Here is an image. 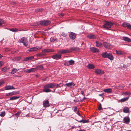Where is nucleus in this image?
I'll return each mask as SVG.
<instances>
[{
  "label": "nucleus",
  "instance_id": "43",
  "mask_svg": "<svg viewBox=\"0 0 131 131\" xmlns=\"http://www.w3.org/2000/svg\"><path fill=\"white\" fill-rule=\"evenodd\" d=\"M4 23V21L2 19H0V26H1Z\"/></svg>",
  "mask_w": 131,
  "mask_h": 131
},
{
  "label": "nucleus",
  "instance_id": "37",
  "mask_svg": "<svg viewBox=\"0 0 131 131\" xmlns=\"http://www.w3.org/2000/svg\"><path fill=\"white\" fill-rule=\"evenodd\" d=\"M7 68L6 67H5L2 69L1 70L3 72L7 71Z\"/></svg>",
  "mask_w": 131,
  "mask_h": 131
},
{
  "label": "nucleus",
  "instance_id": "60",
  "mask_svg": "<svg viewBox=\"0 0 131 131\" xmlns=\"http://www.w3.org/2000/svg\"><path fill=\"white\" fill-rule=\"evenodd\" d=\"M5 50L6 51H8L9 50L7 48H5Z\"/></svg>",
  "mask_w": 131,
  "mask_h": 131
},
{
  "label": "nucleus",
  "instance_id": "23",
  "mask_svg": "<svg viewBox=\"0 0 131 131\" xmlns=\"http://www.w3.org/2000/svg\"><path fill=\"white\" fill-rule=\"evenodd\" d=\"M129 98V96L126 97L122 98L120 100H119L120 101V102H123L127 100Z\"/></svg>",
  "mask_w": 131,
  "mask_h": 131
},
{
  "label": "nucleus",
  "instance_id": "25",
  "mask_svg": "<svg viewBox=\"0 0 131 131\" xmlns=\"http://www.w3.org/2000/svg\"><path fill=\"white\" fill-rule=\"evenodd\" d=\"M66 85L68 87H71L72 86H74L75 84L74 83L72 82H70L66 83Z\"/></svg>",
  "mask_w": 131,
  "mask_h": 131
},
{
  "label": "nucleus",
  "instance_id": "50",
  "mask_svg": "<svg viewBox=\"0 0 131 131\" xmlns=\"http://www.w3.org/2000/svg\"><path fill=\"white\" fill-rule=\"evenodd\" d=\"M98 109L99 110H101L102 109L101 104H100L99 106Z\"/></svg>",
  "mask_w": 131,
  "mask_h": 131
},
{
  "label": "nucleus",
  "instance_id": "20",
  "mask_svg": "<svg viewBox=\"0 0 131 131\" xmlns=\"http://www.w3.org/2000/svg\"><path fill=\"white\" fill-rule=\"evenodd\" d=\"M15 88L13 86L11 85H8L5 87V90H8L10 89H14Z\"/></svg>",
  "mask_w": 131,
  "mask_h": 131
},
{
  "label": "nucleus",
  "instance_id": "27",
  "mask_svg": "<svg viewBox=\"0 0 131 131\" xmlns=\"http://www.w3.org/2000/svg\"><path fill=\"white\" fill-rule=\"evenodd\" d=\"M87 67L88 68L90 69H93L95 68L94 65L92 64H89L87 66Z\"/></svg>",
  "mask_w": 131,
  "mask_h": 131
},
{
  "label": "nucleus",
  "instance_id": "26",
  "mask_svg": "<svg viewBox=\"0 0 131 131\" xmlns=\"http://www.w3.org/2000/svg\"><path fill=\"white\" fill-rule=\"evenodd\" d=\"M103 91L106 93H110L112 92V89L111 88H108L105 89Z\"/></svg>",
  "mask_w": 131,
  "mask_h": 131
},
{
  "label": "nucleus",
  "instance_id": "48",
  "mask_svg": "<svg viewBox=\"0 0 131 131\" xmlns=\"http://www.w3.org/2000/svg\"><path fill=\"white\" fill-rule=\"evenodd\" d=\"M61 35L64 37H66L67 36L66 34L64 32H62L61 34Z\"/></svg>",
  "mask_w": 131,
  "mask_h": 131
},
{
  "label": "nucleus",
  "instance_id": "3",
  "mask_svg": "<svg viewBox=\"0 0 131 131\" xmlns=\"http://www.w3.org/2000/svg\"><path fill=\"white\" fill-rule=\"evenodd\" d=\"M40 24L42 26H47L50 25L51 22L49 20H43L40 21Z\"/></svg>",
  "mask_w": 131,
  "mask_h": 131
},
{
  "label": "nucleus",
  "instance_id": "47",
  "mask_svg": "<svg viewBox=\"0 0 131 131\" xmlns=\"http://www.w3.org/2000/svg\"><path fill=\"white\" fill-rule=\"evenodd\" d=\"M43 9L42 8L37 9H36V11L37 12H41L42 11Z\"/></svg>",
  "mask_w": 131,
  "mask_h": 131
},
{
  "label": "nucleus",
  "instance_id": "16",
  "mask_svg": "<svg viewBox=\"0 0 131 131\" xmlns=\"http://www.w3.org/2000/svg\"><path fill=\"white\" fill-rule=\"evenodd\" d=\"M42 52L44 53L50 52H53L54 50L53 49H46L42 50Z\"/></svg>",
  "mask_w": 131,
  "mask_h": 131
},
{
  "label": "nucleus",
  "instance_id": "29",
  "mask_svg": "<svg viewBox=\"0 0 131 131\" xmlns=\"http://www.w3.org/2000/svg\"><path fill=\"white\" fill-rule=\"evenodd\" d=\"M116 53L118 55H123L124 54L123 51H116Z\"/></svg>",
  "mask_w": 131,
  "mask_h": 131
},
{
  "label": "nucleus",
  "instance_id": "53",
  "mask_svg": "<svg viewBox=\"0 0 131 131\" xmlns=\"http://www.w3.org/2000/svg\"><path fill=\"white\" fill-rule=\"evenodd\" d=\"M61 84V83H60L59 84H57V85L56 84V88H58V87H60L61 86H60V85Z\"/></svg>",
  "mask_w": 131,
  "mask_h": 131
},
{
  "label": "nucleus",
  "instance_id": "2",
  "mask_svg": "<svg viewBox=\"0 0 131 131\" xmlns=\"http://www.w3.org/2000/svg\"><path fill=\"white\" fill-rule=\"evenodd\" d=\"M114 24V23L111 21H106L103 25V26L106 29H108L111 28L112 25Z\"/></svg>",
  "mask_w": 131,
  "mask_h": 131
},
{
  "label": "nucleus",
  "instance_id": "1",
  "mask_svg": "<svg viewBox=\"0 0 131 131\" xmlns=\"http://www.w3.org/2000/svg\"><path fill=\"white\" fill-rule=\"evenodd\" d=\"M56 86L55 83H51L46 84L44 86L43 91L47 93L52 91V90L49 88H52Z\"/></svg>",
  "mask_w": 131,
  "mask_h": 131
},
{
  "label": "nucleus",
  "instance_id": "51",
  "mask_svg": "<svg viewBox=\"0 0 131 131\" xmlns=\"http://www.w3.org/2000/svg\"><path fill=\"white\" fill-rule=\"evenodd\" d=\"M4 64V62L2 61H0V67L2 66Z\"/></svg>",
  "mask_w": 131,
  "mask_h": 131
},
{
  "label": "nucleus",
  "instance_id": "61",
  "mask_svg": "<svg viewBox=\"0 0 131 131\" xmlns=\"http://www.w3.org/2000/svg\"><path fill=\"white\" fill-rule=\"evenodd\" d=\"M128 58L131 60V56H128Z\"/></svg>",
  "mask_w": 131,
  "mask_h": 131
},
{
  "label": "nucleus",
  "instance_id": "45",
  "mask_svg": "<svg viewBox=\"0 0 131 131\" xmlns=\"http://www.w3.org/2000/svg\"><path fill=\"white\" fill-rule=\"evenodd\" d=\"M82 123H88L89 122V120H84V119H82Z\"/></svg>",
  "mask_w": 131,
  "mask_h": 131
},
{
  "label": "nucleus",
  "instance_id": "36",
  "mask_svg": "<svg viewBox=\"0 0 131 131\" xmlns=\"http://www.w3.org/2000/svg\"><path fill=\"white\" fill-rule=\"evenodd\" d=\"M5 111H3L2 112H1V113L0 114V116L1 117H4L5 115Z\"/></svg>",
  "mask_w": 131,
  "mask_h": 131
},
{
  "label": "nucleus",
  "instance_id": "15",
  "mask_svg": "<svg viewBox=\"0 0 131 131\" xmlns=\"http://www.w3.org/2000/svg\"><path fill=\"white\" fill-rule=\"evenodd\" d=\"M70 53H71V51H70V50H62L59 51V53L62 54H65Z\"/></svg>",
  "mask_w": 131,
  "mask_h": 131
},
{
  "label": "nucleus",
  "instance_id": "35",
  "mask_svg": "<svg viewBox=\"0 0 131 131\" xmlns=\"http://www.w3.org/2000/svg\"><path fill=\"white\" fill-rule=\"evenodd\" d=\"M37 69L38 70H41L43 69V66L41 65H40L38 66H37L35 68Z\"/></svg>",
  "mask_w": 131,
  "mask_h": 131
},
{
  "label": "nucleus",
  "instance_id": "24",
  "mask_svg": "<svg viewBox=\"0 0 131 131\" xmlns=\"http://www.w3.org/2000/svg\"><path fill=\"white\" fill-rule=\"evenodd\" d=\"M95 43L96 44V46L99 48H100L102 46V45L101 43L99 41H96Z\"/></svg>",
  "mask_w": 131,
  "mask_h": 131
},
{
  "label": "nucleus",
  "instance_id": "12",
  "mask_svg": "<svg viewBox=\"0 0 131 131\" xmlns=\"http://www.w3.org/2000/svg\"><path fill=\"white\" fill-rule=\"evenodd\" d=\"M95 72L97 74L100 75L104 73L103 71L99 69L95 70Z\"/></svg>",
  "mask_w": 131,
  "mask_h": 131
},
{
  "label": "nucleus",
  "instance_id": "39",
  "mask_svg": "<svg viewBox=\"0 0 131 131\" xmlns=\"http://www.w3.org/2000/svg\"><path fill=\"white\" fill-rule=\"evenodd\" d=\"M123 94L125 95H130L131 94V93L129 92H126L124 93Z\"/></svg>",
  "mask_w": 131,
  "mask_h": 131
},
{
  "label": "nucleus",
  "instance_id": "18",
  "mask_svg": "<svg viewBox=\"0 0 131 131\" xmlns=\"http://www.w3.org/2000/svg\"><path fill=\"white\" fill-rule=\"evenodd\" d=\"M17 94H18L17 92L15 91H13L6 94V96H12L14 95Z\"/></svg>",
  "mask_w": 131,
  "mask_h": 131
},
{
  "label": "nucleus",
  "instance_id": "54",
  "mask_svg": "<svg viewBox=\"0 0 131 131\" xmlns=\"http://www.w3.org/2000/svg\"><path fill=\"white\" fill-rule=\"evenodd\" d=\"M81 93L83 95H84V92L83 91H81Z\"/></svg>",
  "mask_w": 131,
  "mask_h": 131
},
{
  "label": "nucleus",
  "instance_id": "8",
  "mask_svg": "<svg viewBox=\"0 0 131 131\" xmlns=\"http://www.w3.org/2000/svg\"><path fill=\"white\" fill-rule=\"evenodd\" d=\"M103 45L105 48H106L110 49L111 48V44L108 43L106 42H103Z\"/></svg>",
  "mask_w": 131,
  "mask_h": 131
},
{
  "label": "nucleus",
  "instance_id": "62",
  "mask_svg": "<svg viewBox=\"0 0 131 131\" xmlns=\"http://www.w3.org/2000/svg\"><path fill=\"white\" fill-rule=\"evenodd\" d=\"M82 120H81L80 121H78L79 122H80V123H81V122H82Z\"/></svg>",
  "mask_w": 131,
  "mask_h": 131
},
{
  "label": "nucleus",
  "instance_id": "10",
  "mask_svg": "<svg viewBox=\"0 0 131 131\" xmlns=\"http://www.w3.org/2000/svg\"><path fill=\"white\" fill-rule=\"evenodd\" d=\"M36 71V69L35 68H31L29 69L26 70L24 72L26 73H29L34 72Z\"/></svg>",
  "mask_w": 131,
  "mask_h": 131
},
{
  "label": "nucleus",
  "instance_id": "41",
  "mask_svg": "<svg viewBox=\"0 0 131 131\" xmlns=\"http://www.w3.org/2000/svg\"><path fill=\"white\" fill-rule=\"evenodd\" d=\"M18 52V50H14L11 51V53L12 54H14Z\"/></svg>",
  "mask_w": 131,
  "mask_h": 131
},
{
  "label": "nucleus",
  "instance_id": "42",
  "mask_svg": "<svg viewBox=\"0 0 131 131\" xmlns=\"http://www.w3.org/2000/svg\"><path fill=\"white\" fill-rule=\"evenodd\" d=\"M57 39H54L53 38H50V41L51 42H53L54 41H56Z\"/></svg>",
  "mask_w": 131,
  "mask_h": 131
},
{
  "label": "nucleus",
  "instance_id": "13",
  "mask_svg": "<svg viewBox=\"0 0 131 131\" xmlns=\"http://www.w3.org/2000/svg\"><path fill=\"white\" fill-rule=\"evenodd\" d=\"M90 50L93 53L99 52V50L98 49L94 47L91 48Z\"/></svg>",
  "mask_w": 131,
  "mask_h": 131
},
{
  "label": "nucleus",
  "instance_id": "63",
  "mask_svg": "<svg viewBox=\"0 0 131 131\" xmlns=\"http://www.w3.org/2000/svg\"><path fill=\"white\" fill-rule=\"evenodd\" d=\"M2 57V56L0 54V58H1Z\"/></svg>",
  "mask_w": 131,
  "mask_h": 131
},
{
  "label": "nucleus",
  "instance_id": "34",
  "mask_svg": "<svg viewBox=\"0 0 131 131\" xmlns=\"http://www.w3.org/2000/svg\"><path fill=\"white\" fill-rule=\"evenodd\" d=\"M18 70L16 68H14L13 69L11 72V74H14Z\"/></svg>",
  "mask_w": 131,
  "mask_h": 131
},
{
  "label": "nucleus",
  "instance_id": "4",
  "mask_svg": "<svg viewBox=\"0 0 131 131\" xmlns=\"http://www.w3.org/2000/svg\"><path fill=\"white\" fill-rule=\"evenodd\" d=\"M20 42L25 46H27L28 44V42L26 38L22 37L21 39Z\"/></svg>",
  "mask_w": 131,
  "mask_h": 131
},
{
  "label": "nucleus",
  "instance_id": "40",
  "mask_svg": "<svg viewBox=\"0 0 131 131\" xmlns=\"http://www.w3.org/2000/svg\"><path fill=\"white\" fill-rule=\"evenodd\" d=\"M117 88L119 89H123L124 87L123 86L119 85L117 86Z\"/></svg>",
  "mask_w": 131,
  "mask_h": 131
},
{
  "label": "nucleus",
  "instance_id": "14",
  "mask_svg": "<svg viewBox=\"0 0 131 131\" xmlns=\"http://www.w3.org/2000/svg\"><path fill=\"white\" fill-rule=\"evenodd\" d=\"M43 104L44 107H48L50 106L49 101L48 100H46L43 101Z\"/></svg>",
  "mask_w": 131,
  "mask_h": 131
},
{
  "label": "nucleus",
  "instance_id": "44",
  "mask_svg": "<svg viewBox=\"0 0 131 131\" xmlns=\"http://www.w3.org/2000/svg\"><path fill=\"white\" fill-rule=\"evenodd\" d=\"M37 55L38 57H40L41 56H43L44 55V54H43L42 53H39V54H37Z\"/></svg>",
  "mask_w": 131,
  "mask_h": 131
},
{
  "label": "nucleus",
  "instance_id": "21",
  "mask_svg": "<svg viewBox=\"0 0 131 131\" xmlns=\"http://www.w3.org/2000/svg\"><path fill=\"white\" fill-rule=\"evenodd\" d=\"M34 58V56H31L30 57H27L25 58L24 59V60L25 61H28L29 60H31Z\"/></svg>",
  "mask_w": 131,
  "mask_h": 131
},
{
  "label": "nucleus",
  "instance_id": "46",
  "mask_svg": "<svg viewBox=\"0 0 131 131\" xmlns=\"http://www.w3.org/2000/svg\"><path fill=\"white\" fill-rule=\"evenodd\" d=\"M21 113L20 112H19L15 113V115L17 116H18L20 115Z\"/></svg>",
  "mask_w": 131,
  "mask_h": 131
},
{
  "label": "nucleus",
  "instance_id": "31",
  "mask_svg": "<svg viewBox=\"0 0 131 131\" xmlns=\"http://www.w3.org/2000/svg\"><path fill=\"white\" fill-rule=\"evenodd\" d=\"M129 111V108L127 107H125L123 110V112L125 113H127Z\"/></svg>",
  "mask_w": 131,
  "mask_h": 131
},
{
  "label": "nucleus",
  "instance_id": "9",
  "mask_svg": "<svg viewBox=\"0 0 131 131\" xmlns=\"http://www.w3.org/2000/svg\"><path fill=\"white\" fill-rule=\"evenodd\" d=\"M80 49L78 47H74L70 48V51H71V52L73 51H78Z\"/></svg>",
  "mask_w": 131,
  "mask_h": 131
},
{
  "label": "nucleus",
  "instance_id": "32",
  "mask_svg": "<svg viewBox=\"0 0 131 131\" xmlns=\"http://www.w3.org/2000/svg\"><path fill=\"white\" fill-rule=\"evenodd\" d=\"M19 98V97L17 96H14L12 97H10L9 100H10L12 101L15 100Z\"/></svg>",
  "mask_w": 131,
  "mask_h": 131
},
{
  "label": "nucleus",
  "instance_id": "58",
  "mask_svg": "<svg viewBox=\"0 0 131 131\" xmlns=\"http://www.w3.org/2000/svg\"><path fill=\"white\" fill-rule=\"evenodd\" d=\"M104 94L103 93H102L101 94H99V96H102V95H104Z\"/></svg>",
  "mask_w": 131,
  "mask_h": 131
},
{
  "label": "nucleus",
  "instance_id": "56",
  "mask_svg": "<svg viewBox=\"0 0 131 131\" xmlns=\"http://www.w3.org/2000/svg\"><path fill=\"white\" fill-rule=\"evenodd\" d=\"M86 98H85V97H84L83 98L82 100H81V101H80V102H82V101H83L85 99H86Z\"/></svg>",
  "mask_w": 131,
  "mask_h": 131
},
{
  "label": "nucleus",
  "instance_id": "52",
  "mask_svg": "<svg viewBox=\"0 0 131 131\" xmlns=\"http://www.w3.org/2000/svg\"><path fill=\"white\" fill-rule=\"evenodd\" d=\"M59 16H64V14L63 13H59Z\"/></svg>",
  "mask_w": 131,
  "mask_h": 131
},
{
  "label": "nucleus",
  "instance_id": "38",
  "mask_svg": "<svg viewBox=\"0 0 131 131\" xmlns=\"http://www.w3.org/2000/svg\"><path fill=\"white\" fill-rule=\"evenodd\" d=\"M69 62L70 65H72L74 63V61L73 60H71L69 61Z\"/></svg>",
  "mask_w": 131,
  "mask_h": 131
},
{
  "label": "nucleus",
  "instance_id": "5",
  "mask_svg": "<svg viewBox=\"0 0 131 131\" xmlns=\"http://www.w3.org/2000/svg\"><path fill=\"white\" fill-rule=\"evenodd\" d=\"M42 48V47L41 46L34 47L30 48L28 50V51L30 52H34L37 51L38 49H40Z\"/></svg>",
  "mask_w": 131,
  "mask_h": 131
},
{
  "label": "nucleus",
  "instance_id": "64",
  "mask_svg": "<svg viewBox=\"0 0 131 131\" xmlns=\"http://www.w3.org/2000/svg\"><path fill=\"white\" fill-rule=\"evenodd\" d=\"M4 90L3 89H1V90H0V91H3Z\"/></svg>",
  "mask_w": 131,
  "mask_h": 131
},
{
  "label": "nucleus",
  "instance_id": "30",
  "mask_svg": "<svg viewBox=\"0 0 131 131\" xmlns=\"http://www.w3.org/2000/svg\"><path fill=\"white\" fill-rule=\"evenodd\" d=\"M107 58L111 60H113L114 58L112 54L109 53Z\"/></svg>",
  "mask_w": 131,
  "mask_h": 131
},
{
  "label": "nucleus",
  "instance_id": "19",
  "mask_svg": "<svg viewBox=\"0 0 131 131\" xmlns=\"http://www.w3.org/2000/svg\"><path fill=\"white\" fill-rule=\"evenodd\" d=\"M61 57V55L59 54H56L53 55L52 58L54 59L58 60Z\"/></svg>",
  "mask_w": 131,
  "mask_h": 131
},
{
  "label": "nucleus",
  "instance_id": "55",
  "mask_svg": "<svg viewBox=\"0 0 131 131\" xmlns=\"http://www.w3.org/2000/svg\"><path fill=\"white\" fill-rule=\"evenodd\" d=\"M4 83V81H1L0 82V86L2 85Z\"/></svg>",
  "mask_w": 131,
  "mask_h": 131
},
{
  "label": "nucleus",
  "instance_id": "6",
  "mask_svg": "<svg viewBox=\"0 0 131 131\" xmlns=\"http://www.w3.org/2000/svg\"><path fill=\"white\" fill-rule=\"evenodd\" d=\"M122 25L124 27H126L128 29L131 30V25L129 23L124 22L122 24Z\"/></svg>",
  "mask_w": 131,
  "mask_h": 131
},
{
  "label": "nucleus",
  "instance_id": "59",
  "mask_svg": "<svg viewBox=\"0 0 131 131\" xmlns=\"http://www.w3.org/2000/svg\"><path fill=\"white\" fill-rule=\"evenodd\" d=\"M77 114H78L80 116H81V114H80L79 112V111H78V112H77Z\"/></svg>",
  "mask_w": 131,
  "mask_h": 131
},
{
  "label": "nucleus",
  "instance_id": "49",
  "mask_svg": "<svg viewBox=\"0 0 131 131\" xmlns=\"http://www.w3.org/2000/svg\"><path fill=\"white\" fill-rule=\"evenodd\" d=\"M64 64L65 66H69V65H70L69 62H65L64 63Z\"/></svg>",
  "mask_w": 131,
  "mask_h": 131
},
{
  "label": "nucleus",
  "instance_id": "22",
  "mask_svg": "<svg viewBox=\"0 0 131 131\" xmlns=\"http://www.w3.org/2000/svg\"><path fill=\"white\" fill-rule=\"evenodd\" d=\"M109 53H108L107 52L103 53L102 54V56L104 58H107L108 57Z\"/></svg>",
  "mask_w": 131,
  "mask_h": 131
},
{
  "label": "nucleus",
  "instance_id": "28",
  "mask_svg": "<svg viewBox=\"0 0 131 131\" xmlns=\"http://www.w3.org/2000/svg\"><path fill=\"white\" fill-rule=\"evenodd\" d=\"M123 40L128 42H130L131 41V39L127 37H123Z\"/></svg>",
  "mask_w": 131,
  "mask_h": 131
},
{
  "label": "nucleus",
  "instance_id": "11",
  "mask_svg": "<svg viewBox=\"0 0 131 131\" xmlns=\"http://www.w3.org/2000/svg\"><path fill=\"white\" fill-rule=\"evenodd\" d=\"M130 121V119L128 116L125 117L123 119V122L124 123H128Z\"/></svg>",
  "mask_w": 131,
  "mask_h": 131
},
{
  "label": "nucleus",
  "instance_id": "33",
  "mask_svg": "<svg viewBox=\"0 0 131 131\" xmlns=\"http://www.w3.org/2000/svg\"><path fill=\"white\" fill-rule=\"evenodd\" d=\"M9 30L11 31L14 32H16L18 31V29L16 28H12L10 29Z\"/></svg>",
  "mask_w": 131,
  "mask_h": 131
},
{
  "label": "nucleus",
  "instance_id": "7",
  "mask_svg": "<svg viewBox=\"0 0 131 131\" xmlns=\"http://www.w3.org/2000/svg\"><path fill=\"white\" fill-rule=\"evenodd\" d=\"M76 36V34L72 32H70L69 35L70 38L72 40H74Z\"/></svg>",
  "mask_w": 131,
  "mask_h": 131
},
{
  "label": "nucleus",
  "instance_id": "57",
  "mask_svg": "<svg viewBox=\"0 0 131 131\" xmlns=\"http://www.w3.org/2000/svg\"><path fill=\"white\" fill-rule=\"evenodd\" d=\"M74 110L75 111H77V107H74Z\"/></svg>",
  "mask_w": 131,
  "mask_h": 131
},
{
  "label": "nucleus",
  "instance_id": "17",
  "mask_svg": "<svg viewBox=\"0 0 131 131\" xmlns=\"http://www.w3.org/2000/svg\"><path fill=\"white\" fill-rule=\"evenodd\" d=\"M87 37L89 39H94L96 37L94 35L91 34H90L88 35L87 36Z\"/></svg>",
  "mask_w": 131,
  "mask_h": 131
}]
</instances>
